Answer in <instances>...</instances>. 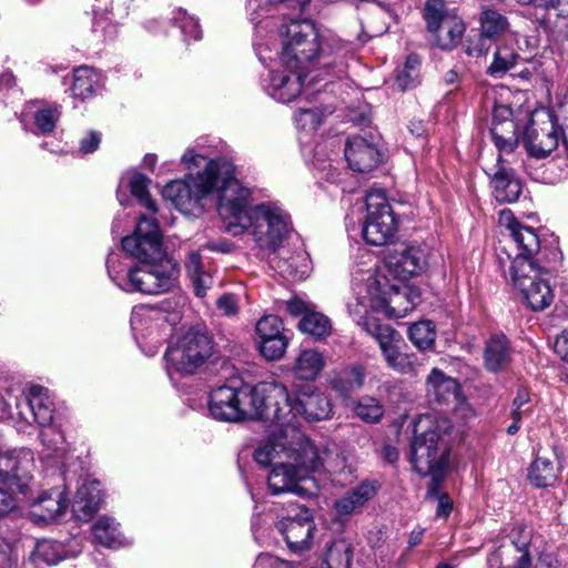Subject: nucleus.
<instances>
[{"instance_id": "f257e3e1", "label": "nucleus", "mask_w": 568, "mask_h": 568, "mask_svg": "<svg viewBox=\"0 0 568 568\" xmlns=\"http://www.w3.org/2000/svg\"><path fill=\"white\" fill-rule=\"evenodd\" d=\"M122 247L140 265H128L119 254L109 255L108 273L119 288L154 295L174 287L179 271L163 250L161 232L153 219L141 215L133 234L122 240Z\"/></svg>"}, {"instance_id": "f03ea898", "label": "nucleus", "mask_w": 568, "mask_h": 568, "mask_svg": "<svg viewBox=\"0 0 568 568\" xmlns=\"http://www.w3.org/2000/svg\"><path fill=\"white\" fill-rule=\"evenodd\" d=\"M498 223L509 231L517 250L515 256L507 255V278L526 306L534 312L544 311L551 305L555 295L550 272L536 258L540 251L538 235L531 227L521 225L509 210L499 213Z\"/></svg>"}, {"instance_id": "7ed1b4c3", "label": "nucleus", "mask_w": 568, "mask_h": 568, "mask_svg": "<svg viewBox=\"0 0 568 568\" xmlns=\"http://www.w3.org/2000/svg\"><path fill=\"white\" fill-rule=\"evenodd\" d=\"M281 63L294 65L312 75L342 79L347 72V58L352 49L336 37L322 38L308 20L291 21L285 26Z\"/></svg>"}, {"instance_id": "20e7f679", "label": "nucleus", "mask_w": 568, "mask_h": 568, "mask_svg": "<svg viewBox=\"0 0 568 568\" xmlns=\"http://www.w3.org/2000/svg\"><path fill=\"white\" fill-rule=\"evenodd\" d=\"M359 302L365 308L363 321L377 320L375 313H384L392 317H404L420 302L419 291L406 284L389 285L387 278L376 267L356 268L352 274L349 304Z\"/></svg>"}, {"instance_id": "39448f33", "label": "nucleus", "mask_w": 568, "mask_h": 568, "mask_svg": "<svg viewBox=\"0 0 568 568\" xmlns=\"http://www.w3.org/2000/svg\"><path fill=\"white\" fill-rule=\"evenodd\" d=\"M274 405H284L290 412L287 389L274 383L256 386L243 385L240 388L220 386L212 390L209 410L213 418L225 422L258 419Z\"/></svg>"}, {"instance_id": "423d86ee", "label": "nucleus", "mask_w": 568, "mask_h": 568, "mask_svg": "<svg viewBox=\"0 0 568 568\" xmlns=\"http://www.w3.org/2000/svg\"><path fill=\"white\" fill-rule=\"evenodd\" d=\"M450 420L439 414H424L413 424L410 463L418 474H436L449 467Z\"/></svg>"}, {"instance_id": "0eeeda50", "label": "nucleus", "mask_w": 568, "mask_h": 568, "mask_svg": "<svg viewBox=\"0 0 568 568\" xmlns=\"http://www.w3.org/2000/svg\"><path fill=\"white\" fill-rule=\"evenodd\" d=\"M557 559L541 538L526 525L517 524L500 537L489 552L486 568H556Z\"/></svg>"}, {"instance_id": "6e6552de", "label": "nucleus", "mask_w": 568, "mask_h": 568, "mask_svg": "<svg viewBox=\"0 0 568 568\" xmlns=\"http://www.w3.org/2000/svg\"><path fill=\"white\" fill-rule=\"evenodd\" d=\"M181 163L189 174L184 180L168 183L163 187L162 195L180 212L191 213L194 209L200 207L202 200L213 194L214 183L207 169L211 159L190 148L182 155Z\"/></svg>"}, {"instance_id": "1a4fd4ad", "label": "nucleus", "mask_w": 568, "mask_h": 568, "mask_svg": "<svg viewBox=\"0 0 568 568\" xmlns=\"http://www.w3.org/2000/svg\"><path fill=\"white\" fill-rule=\"evenodd\" d=\"M213 179V194L217 199V211L223 220H230L227 230L234 234L251 215L252 192L234 178L232 164L224 159H211L207 165Z\"/></svg>"}, {"instance_id": "9d476101", "label": "nucleus", "mask_w": 568, "mask_h": 568, "mask_svg": "<svg viewBox=\"0 0 568 568\" xmlns=\"http://www.w3.org/2000/svg\"><path fill=\"white\" fill-rule=\"evenodd\" d=\"M286 442L282 444L284 462L276 464L271 470L267 484L273 495L294 493L304 495L306 488L301 484L311 478V468L304 455L305 435L295 428L284 433Z\"/></svg>"}, {"instance_id": "9b49d317", "label": "nucleus", "mask_w": 568, "mask_h": 568, "mask_svg": "<svg viewBox=\"0 0 568 568\" xmlns=\"http://www.w3.org/2000/svg\"><path fill=\"white\" fill-rule=\"evenodd\" d=\"M234 235L248 233L256 246L268 253H277L292 230L290 214L278 202H262L251 207V215Z\"/></svg>"}, {"instance_id": "f8f14e48", "label": "nucleus", "mask_w": 568, "mask_h": 568, "mask_svg": "<svg viewBox=\"0 0 568 568\" xmlns=\"http://www.w3.org/2000/svg\"><path fill=\"white\" fill-rule=\"evenodd\" d=\"M365 313L366 311L359 306V302L349 304V316L377 342L388 367L402 374L415 373L423 363L415 354L400 352L403 343L400 334L392 326L381 324L377 320L363 321Z\"/></svg>"}, {"instance_id": "ddd939ff", "label": "nucleus", "mask_w": 568, "mask_h": 568, "mask_svg": "<svg viewBox=\"0 0 568 568\" xmlns=\"http://www.w3.org/2000/svg\"><path fill=\"white\" fill-rule=\"evenodd\" d=\"M211 354L212 343L207 334L190 329L168 347L164 354L166 374L172 382L193 375Z\"/></svg>"}, {"instance_id": "4468645a", "label": "nucleus", "mask_w": 568, "mask_h": 568, "mask_svg": "<svg viewBox=\"0 0 568 568\" xmlns=\"http://www.w3.org/2000/svg\"><path fill=\"white\" fill-rule=\"evenodd\" d=\"M23 403L29 412L30 424L34 422L41 428L40 439L43 446L53 454L62 452L64 435L59 427L52 425L54 405L49 390L39 385H31Z\"/></svg>"}, {"instance_id": "2eb2a0df", "label": "nucleus", "mask_w": 568, "mask_h": 568, "mask_svg": "<svg viewBox=\"0 0 568 568\" xmlns=\"http://www.w3.org/2000/svg\"><path fill=\"white\" fill-rule=\"evenodd\" d=\"M34 454L31 449L0 447V481L23 497L34 487Z\"/></svg>"}, {"instance_id": "dca6fc26", "label": "nucleus", "mask_w": 568, "mask_h": 568, "mask_svg": "<svg viewBox=\"0 0 568 568\" xmlns=\"http://www.w3.org/2000/svg\"><path fill=\"white\" fill-rule=\"evenodd\" d=\"M366 219L362 234L364 240L372 245L388 243L397 231V220L387 202L385 192L373 190L366 194Z\"/></svg>"}, {"instance_id": "f3484780", "label": "nucleus", "mask_w": 568, "mask_h": 568, "mask_svg": "<svg viewBox=\"0 0 568 568\" xmlns=\"http://www.w3.org/2000/svg\"><path fill=\"white\" fill-rule=\"evenodd\" d=\"M424 19L436 45L444 50L455 48L465 32V23L455 9L446 7L444 0H427Z\"/></svg>"}, {"instance_id": "a211bd4d", "label": "nucleus", "mask_w": 568, "mask_h": 568, "mask_svg": "<svg viewBox=\"0 0 568 568\" xmlns=\"http://www.w3.org/2000/svg\"><path fill=\"white\" fill-rule=\"evenodd\" d=\"M304 457L313 466L312 474H324L329 477L332 483L344 486L352 481L353 468L343 452L336 445L316 447L306 436L304 445Z\"/></svg>"}, {"instance_id": "6ab92c4d", "label": "nucleus", "mask_w": 568, "mask_h": 568, "mask_svg": "<svg viewBox=\"0 0 568 568\" xmlns=\"http://www.w3.org/2000/svg\"><path fill=\"white\" fill-rule=\"evenodd\" d=\"M527 152L544 159L555 151L560 141L559 126L549 110H538L530 114L529 123L523 133Z\"/></svg>"}, {"instance_id": "aec40b11", "label": "nucleus", "mask_w": 568, "mask_h": 568, "mask_svg": "<svg viewBox=\"0 0 568 568\" xmlns=\"http://www.w3.org/2000/svg\"><path fill=\"white\" fill-rule=\"evenodd\" d=\"M276 527L291 550L302 551L311 548L316 527L312 513L306 507L288 503L287 507L283 509Z\"/></svg>"}, {"instance_id": "412c9836", "label": "nucleus", "mask_w": 568, "mask_h": 568, "mask_svg": "<svg viewBox=\"0 0 568 568\" xmlns=\"http://www.w3.org/2000/svg\"><path fill=\"white\" fill-rule=\"evenodd\" d=\"M306 80L308 84H314L320 81V74L312 75L294 65L286 68L280 59L275 68L263 79L262 87L275 101L290 103L301 94Z\"/></svg>"}, {"instance_id": "4be33fe9", "label": "nucleus", "mask_w": 568, "mask_h": 568, "mask_svg": "<svg viewBox=\"0 0 568 568\" xmlns=\"http://www.w3.org/2000/svg\"><path fill=\"white\" fill-rule=\"evenodd\" d=\"M288 407L292 408L291 405ZM258 419L275 427L268 438L260 443L254 452L256 463L262 466H268L276 457H283L281 443L286 442V439L283 438L284 433H288L290 428H300L293 423L294 416L292 409L287 412L284 405H274L265 413V416H261Z\"/></svg>"}, {"instance_id": "5701e85b", "label": "nucleus", "mask_w": 568, "mask_h": 568, "mask_svg": "<svg viewBox=\"0 0 568 568\" xmlns=\"http://www.w3.org/2000/svg\"><path fill=\"white\" fill-rule=\"evenodd\" d=\"M427 396L435 403L453 405L456 416L462 419L474 416V410L462 396L457 382L437 368L427 378Z\"/></svg>"}, {"instance_id": "b1692460", "label": "nucleus", "mask_w": 568, "mask_h": 568, "mask_svg": "<svg viewBox=\"0 0 568 568\" xmlns=\"http://www.w3.org/2000/svg\"><path fill=\"white\" fill-rule=\"evenodd\" d=\"M288 403L292 406L294 425H297V415L310 422L326 419L332 414V404L327 396L313 386H304L292 397L288 393Z\"/></svg>"}, {"instance_id": "393cba45", "label": "nucleus", "mask_w": 568, "mask_h": 568, "mask_svg": "<svg viewBox=\"0 0 568 568\" xmlns=\"http://www.w3.org/2000/svg\"><path fill=\"white\" fill-rule=\"evenodd\" d=\"M427 266V252L420 246L395 251L386 260L388 272L402 282L420 274Z\"/></svg>"}, {"instance_id": "a878e982", "label": "nucleus", "mask_w": 568, "mask_h": 568, "mask_svg": "<svg viewBox=\"0 0 568 568\" xmlns=\"http://www.w3.org/2000/svg\"><path fill=\"white\" fill-rule=\"evenodd\" d=\"M344 155L349 169L361 173L372 171L381 162L376 144L361 135L347 139Z\"/></svg>"}, {"instance_id": "bb28decb", "label": "nucleus", "mask_w": 568, "mask_h": 568, "mask_svg": "<svg viewBox=\"0 0 568 568\" xmlns=\"http://www.w3.org/2000/svg\"><path fill=\"white\" fill-rule=\"evenodd\" d=\"M271 266L283 277L303 281L312 272L310 254L301 245L294 251L282 250L271 258Z\"/></svg>"}, {"instance_id": "cd10ccee", "label": "nucleus", "mask_w": 568, "mask_h": 568, "mask_svg": "<svg viewBox=\"0 0 568 568\" xmlns=\"http://www.w3.org/2000/svg\"><path fill=\"white\" fill-rule=\"evenodd\" d=\"M490 176L493 194L498 202H514L521 193L520 181L511 169L507 168L500 155L494 168L486 170Z\"/></svg>"}, {"instance_id": "c85d7f7f", "label": "nucleus", "mask_w": 568, "mask_h": 568, "mask_svg": "<svg viewBox=\"0 0 568 568\" xmlns=\"http://www.w3.org/2000/svg\"><path fill=\"white\" fill-rule=\"evenodd\" d=\"M68 507L64 493L52 488L30 500V515L37 523H49L62 515Z\"/></svg>"}, {"instance_id": "c756f323", "label": "nucleus", "mask_w": 568, "mask_h": 568, "mask_svg": "<svg viewBox=\"0 0 568 568\" xmlns=\"http://www.w3.org/2000/svg\"><path fill=\"white\" fill-rule=\"evenodd\" d=\"M101 500V483L95 479H85L79 487L72 504L75 518L89 520L98 511Z\"/></svg>"}, {"instance_id": "7c9ffc66", "label": "nucleus", "mask_w": 568, "mask_h": 568, "mask_svg": "<svg viewBox=\"0 0 568 568\" xmlns=\"http://www.w3.org/2000/svg\"><path fill=\"white\" fill-rule=\"evenodd\" d=\"M120 0H94L92 6L93 23L92 34L97 43L115 39L118 27L111 18L114 4Z\"/></svg>"}, {"instance_id": "2f4dec72", "label": "nucleus", "mask_w": 568, "mask_h": 568, "mask_svg": "<svg viewBox=\"0 0 568 568\" xmlns=\"http://www.w3.org/2000/svg\"><path fill=\"white\" fill-rule=\"evenodd\" d=\"M376 490L374 483L367 480L362 481L336 499L334 504L336 514L341 517L356 514L374 497Z\"/></svg>"}, {"instance_id": "473e14b6", "label": "nucleus", "mask_w": 568, "mask_h": 568, "mask_svg": "<svg viewBox=\"0 0 568 568\" xmlns=\"http://www.w3.org/2000/svg\"><path fill=\"white\" fill-rule=\"evenodd\" d=\"M104 84L100 71L88 65H81L73 71L72 93L81 100L89 99L101 92Z\"/></svg>"}, {"instance_id": "72a5a7b5", "label": "nucleus", "mask_w": 568, "mask_h": 568, "mask_svg": "<svg viewBox=\"0 0 568 568\" xmlns=\"http://www.w3.org/2000/svg\"><path fill=\"white\" fill-rule=\"evenodd\" d=\"M509 341L504 334H495L487 342L484 351L485 367L493 373L504 371L510 363Z\"/></svg>"}, {"instance_id": "f704fd0d", "label": "nucleus", "mask_w": 568, "mask_h": 568, "mask_svg": "<svg viewBox=\"0 0 568 568\" xmlns=\"http://www.w3.org/2000/svg\"><path fill=\"white\" fill-rule=\"evenodd\" d=\"M94 541L106 548L118 549L129 544L112 517L102 516L92 526Z\"/></svg>"}, {"instance_id": "c9c22d12", "label": "nucleus", "mask_w": 568, "mask_h": 568, "mask_svg": "<svg viewBox=\"0 0 568 568\" xmlns=\"http://www.w3.org/2000/svg\"><path fill=\"white\" fill-rule=\"evenodd\" d=\"M164 318L159 308L149 305L135 306L131 314V327L136 337H144L156 332Z\"/></svg>"}, {"instance_id": "e433bc0d", "label": "nucleus", "mask_w": 568, "mask_h": 568, "mask_svg": "<svg viewBox=\"0 0 568 568\" xmlns=\"http://www.w3.org/2000/svg\"><path fill=\"white\" fill-rule=\"evenodd\" d=\"M185 270L192 283L194 294L197 297H204L207 291L213 286V277L209 268L202 262L199 252H191L185 261Z\"/></svg>"}, {"instance_id": "4c0bfd02", "label": "nucleus", "mask_w": 568, "mask_h": 568, "mask_svg": "<svg viewBox=\"0 0 568 568\" xmlns=\"http://www.w3.org/2000/svg\"><path fill=\"white\" fill-rule=\"evenodd\" d=\"M326 365L321 352L314 348L303 349L296 357L295 375L303 381H314Z\"/></svg>"}, {"instance_id": "58836bf2", "label": "nucleus", "mask_w": 568, "mask_h": 568, "mask_svg": "<svg viewBox=\"0 0 568 568\" xmlns=\"http://www.w3.org/2000/svg\"><path fill=\"white\" fill-rule=\"evenodd\" d=\"M328 145H335V141H328L325 144L316 145L314 150L313 166L315 174L320 180L338 184L342 182V172H339L334 165V160L331 156H326L325 150Z\"/></svg>"}, {"instance_id": "ea45409f", "label": "nucleus", "mask_w": 568, "mask_h": 568, "mask_svg": "<svg viewBox=\"0 0 568 568\" xmlns=\"http://www.w3.org/2000/svg\"><path fill=\"white\" fill-rule=\"evenodd\" d=\"M557 477L558 468L548 457L537 456L528 469V480L537 488L551 486Z\"/></svg>"}, {"instance_id": "a19ab883", "label": "nucleus", "mask_w": 568, "mask_h": 568, "mask_svg": "<svg viewBox=\"0 0 568 568\" xmlns=\"http://www.w3.org/2000/svg\"><path fill=\"white\" fill-rule=\"evenodd\" d=\"M65 557L68 552L61 542L43 539L36 544L30 559L36 566H40L41 564L57 565Z\"/></svg>"}, {"instance_id": "79ce46f5", "label": "nucleus", "mask_w": 568, "mask_h": 568, "mask_svg": "<svg viewBox=\"0 0 568 568\" xmlns=\"http://www.w3.org/2000/svg\"><path fill=\"white\" fill-rule=\"evenodd\" d=\"M298 327L303 333L316 339L326 337L332 328L329 318L314 308L301 318Z\"/></svg>"}, {"instance_id": "37998d69", "label": "nucleus", "mask_w": 568, "mask_h": 568, "mask_svg": "<svg viewBox=\"0 0 568 568\" xmlns=\"http://www.w3.org/2000/svg\"><path fill=\"white\" fill-rule=\"evenodd\" d=\"M365 379L364 369L361 366H353L344 369L332 381L333 388L343 396L358 389Z\"/></svg>"}, {"instance_id": "c03bdc74", "label": "nucleus", "mask_w": 568, "mask_h": 568, "mask_svg": "<svg viewBox=\"0 0 568 568\" xmlns=\"http://www.w3.org/2000/svg\"><path fill=\"white\" fill-rule=\"evenodd\" d=\"M410 342L420 351H428L434 347L436 329L432 321L414 323L408 331Z\"/></svg>"}, {"instance_id": "a18cd8bd", "label": "nucleus", "mask_w": 568, "mask_h": 568, "mask_svg": "<svg viewBox=\"0 0 568 568\" xmlns=\"http://www.w3.org/2000/svg\"><path fill=\"white\" fill-rule=\"evenodd\" d=\"M28 387L23 390L20 398H16V410L13 412L8 399L0 393V419L11 418L19 430H24L30 425V416L27 410L23 398Z\"/></svg>"}, {"instance_id": "49530a36", "label": "nucleus", "mask_w": 568, "mask_h": 568, "mask_svg": "<svg viewBox=\"0 0 568 568\" xmlns=\"http://www.w3.org/2000/svg\"><path fill=\"white\" fill-rule=\"evenodd\" d=\"M509 28L506 17L495 10H484L480 16V36L495 39L504 34Z\"/></svg>"}, {"instance_id": "de8ad7c7", "label": "nucleus", "mask_w": 568, "mask_h": 568, "mask_svg": "<svg viewBox=\"0 0 568 568\" xmlns=\"http://www.w3.org/2000/svg\"><path fill=\"white\" fill-rule=\"evenodd\" d=\"M352 548L345 539L335 540L327 549L325 564L328 568H349Z\"/></svg>"}, {"instance_id": "09e8293b", "label": "nucleus", "mask_w": 568, "mask_h": 568, "mask_svg": "<svg viewBox=\"0 0 568 568\" xmlns=\"http://www.w3.org/2000/svg\"><path fill=\"white\" fill-rule=\"evenodd\" d=\"M507 128L493 126L490 133L493 135L495 145L499 151L510 153L515 150L518 143V125L515 122H507Z\"/></svg>"}, {"instance_id": "8fccbe9b", "label": "nucleus", "mask_w": 568, "mask_h": 568, "mask_svg": "<svg viewBox=\"0 0 568 568\" xmlns=\"http://www.w3.org/2000/svg\"><path fill=\"white\" fill-rule=\"evenodd\" d=\"M60 115L61 111L58 105H44L39 108L33 115L37 131L42 134L51 133Z\"/></svg>"}, {"instance_id": "3c124183", "label": "nucleus", "mask_w": 568, "mask_h": 568, "mask_svg": "<svg viewBox=\"0 0 568 568\" xmlns=\"http://www.w3.org/2000/svg\"><path fill=\"white\" fill-rule=\"evenodd\" d=\"M420 60L416 54H409L406 59L404 68L396 77V84L402 91L414 88L419 75Z\"/></svg>"}, {"instance_id": "603ef678", "label": "nucleus", "mask_w": 568, "mask_h": 568, "mask_svg": "<svg viewBox=\"0 0 568 568\" xmlns=\"http://www.w3.org/2000/svg\"><path fill=\"white\" fill-rule=\"evenodd\" d=\"M519 55L511 48L499 47L494 54V61L489 65L488 72L494 77L504 74L516 64Z\"/></svg>"}, {"instance_id": "864d4df0", "label": "nucleus", "mask_w": 568, "mask_h": 568, "mask_svg": "<svg viewBox=\"0 0 568 568\" xmlns=\"http://www.w3.org/2000/svg\"><path fill=\"white\" fill-rule=\"evenodd\" d=\"M324 113L318 108L301 109L295 114V123L300 131L312 134L322 124Z\"/></svg>"}, {"instance_id": "5fc2aeb1", "label": "nucleus", "mask_w": 568, "mask_h": 568, "mask_svg": "<svg viewBox=\"0 0 568 568\" xmlns=\"http://www.w3.org/2000/svg\"><path fill=\"white\" fill-rule=\"evenodd\" d=\"M149 182L150 180L148 178L140 173H135L129 181V187L132 195L135 196L152 214H154L156 212V206L148 192Z\"/></svg>"}, {"instance_id": "6e6d98bb", "label": "nucleus", "mask_w": 568, "mask_h": 568, "mask_svg": "<svg viewBox=\"0 0 568 568\" xmlns=\"http://www.w3.org/2000/svg\"><path fill=\"white\" fill-rule=\"evenodd\" d=\"M172 20L181 29L185 39L200 40L202 38V31L197 20L185 10L181 8L174 10Z\"/></svg>"}, {"instance_id": "4d7b16f0", "label": "nucleus", "mask_w": 568, "mask_h": 568, "mask_svg": "<svg viewBox=\"0 0 568 568\" xmlns=\"http://www.w3.org/2000/svg\"><path fill=\"white\" fill-rule=\"evenodd\" d=\"M356 415L366 423H375L381 419L384 408L379 402L373 397H363L355 407Z\"/></svg>"}, {"instance_id": "13d9d810", "label": "nucleus", "mask_w": 568, "mask_h": 568, "mask_svg": "<svg viewBox=\"0 0 568 568\" xmlns=\"http://www.w3.org/2000/svg\"><path fill=\"white\" fill-rule=\"evenodd\" d=\"M256 334L260 341L285 337L283 334L282 320L275 315L263 316L256 323Z\"/></svg>"}, {"instance_id": "bf43d9fd", "label": "nucleus", "mask_w": 568, "mask_h": 568, "mask_svg": "<svg viewBox=\"0 0 568 568\" xmlns=\"http://www.w3.org/2000/svg\"><path fill=\"white\" fill-rule=\"evenodd\" d=\"M287 346L286 337L268 338L260 341V351L262 355L270 359H278L285 353Z\"/></svg>"}, {"instance_id": "052dcab7", "label": "nucleus", "mask_w": 568, "mask_h": 568, "mask_svg": "<svg viewBox=\"0 0 568 568\" xmlns=\"http://www.w3.org/2000/svg\"><path fill=\"white\" fill-rule=\"evenodd\" d=\"M253 568H306V566L302 564L293 565L272 555H260Z\"/></svg>"}, {"instance_id": "680f3d73", "label": "nucleus", "mask_w": 568, "mask_h": 568, "mask_svg": "<svg viewBox=\"0 0 568 568\" xmlns=\"http://www.w3.org/2000/svg\"><path fill=\"white\" fill-rule=\"evenodd\" d=\"M268 3L262 4L261 0H246L245 9L248 20L257 26L268 11Z\"/></svg>"}, {"instance_id": "e2e57ef3", "label": "nucleus", "mask_w": 568, "mask_h": 568, "mask_svg": "<svg viewBox=\"0 0 568 568\" xmlns=\"http://www.w3.org/2000/svg\"><path fill=\"white\" fill-rule=\"evenodd\" d=\"M17 508V498L9 490L0 487V518L8 516Z\"/></svg>"}, {"instance_id": "0e129e2a", "label": "nucleus", "mask_w": 568, "mask_h": 568, "mask_svg": "<svg viewBox=\"0 0 568 568\" xmlns=\"http://www.w3.org/2000/svg\"><path fill=\"white\" fill-rule=\"evenodd\" d=\"M507 122H514L513 110L508 105H495L493 110V126L498 125V128H501L503 125L504 128H507Z\"/></svg>"}, {"instance_id": "69168bd1", "label": "nucleus", "mask_w": 568, "mask_h": 568, "mask_svg": "<svg viewBox=\"0 0 568 568\" xmlns=\"http://www.w3.org/2000/svg\"><path fill=\"white\" fill-rule=\"evenodd\" d=\"M217 308L227 316L235 315L239 311L237 298L233 294H224L216 301Z\"/></svg>"}, {"instance_id": "338daca9", "label": "nucleus", "mask_w": 568, "mask_h": 568, "mask_svg": "<svg viewBox=\"0 0 568 568\" xmlns=\"http://www.w3.org/2000/svg\"><path fill=\"white\" fill-rule=\"evenodd\" d=\"M101 142V134L95 131L88 132L81 140H80V148L79 151L82 154H89L95 151Z\"/></svg>"}, {"instance_id": "774afa93", "label": "nucleus", "mask_w": 568, "mask_h": 568, "mask_svg": "<svg viewBox=\"0 0 568 568\" xmlns=\"http://www.w3.org/2000/svg\"><path fill=\"white\" fill-rule=\"evenodd\" d=\"M314 305L303 301L300 297H293L286 302V310L294 316H304L307 312H311Z\"/></svg>"}]
</instances>
